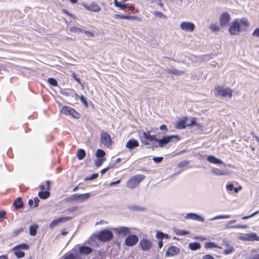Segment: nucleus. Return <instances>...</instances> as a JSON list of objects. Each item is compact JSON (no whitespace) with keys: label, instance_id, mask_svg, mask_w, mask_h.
I'll list each match as a JSON object with an SVG mask.
<instances>
[{"label":"nucleus","instance_id":"nucleus-1","mask_svg":"<svg viewBox=\"0 0 259 259\" xmlns=\"http://www.w3.org/2000/svg\"><path fill=\"white\" fill-rule=\"evenodd\" d=\"M153 128L151 131L143 132L142 136L140 137L141 142L145 145H150V142L152 143L153 147H163L165 145L171 142H176L180 140L178 136L171 135L164 136L162 139H158L156 138V135H151V132H153Z\"/></svg>","mask_w":259,"mask_h":259},{"label":"nucleus","instance_id":"nucleus-2","mask_svg":"<svg viewBox=\"0 0 259 259\" xmlns=\"http://www.w3.org/2000/svg\"><path fill=\"white\" fill-rule=\"evenodd\" d=\"M248 26L249 22L246 19H236L231 23L229 32L231 35H238L239 32L245 31Z\"/></svg>","mask_w":259,"mask_h":259},{"label":"nucleus","instance_id":"nucleus-3","mask_svg":"<svg viewBox=\"0 0 259 259\" xmlns=\"http://www.w3.org/2000/svg\"><path fill=\"white\" fill-rule=\"evenodd\" d=\"M91 193L84 194H74L68 197L66 201L69 202H74L77 203H82L87 200L91 196Z\"/></svg>","mask_w":259,"mask_h":259},{"label":"nucleus","instance_id":"nucleus-4","mask_svg":"<svg viewBox=\"0 0 259 259\" xmlns=\"http://www.w3.org/2000/svg\"><path fill=\"white\" fill-rule=\"evenodd\" d=\"M145 177L143 175H137L131 177L126 182V187L130 189H134L138 187Z\"/></svg>","mask_w":259,"mask_h":259},{"label":"nucleus","instance_id":"nucleus-5","mask_svg":"<svg viewBox=\"0 0 259 259\" xmlns=\"http://www.w3.org/2000/svg\"><path fill=\"white\" fill-rule=\"evenodd\" d=\"M233 91L228 88L218 86L213 90V93L215 96L231 98L232 96Z\"/></svg>","mask_w":259,"mask_h":259},{"label":"nucleus","instance_id":"nucleus-6","mask_svg":"<svg viewBox=\"0 0 259 259\" xmlns=\"http://www.w3.org/2000/svg\"><path fill=\"white\" fill-rule=\"evenodd\" d=\"M100 141L106 147H110L112 144L110 135L105 132H102L100 133Z\"/></svg>","mask_w":259,"mask_h":259},{"label":"nucleus","instance_id":"nucleus-7","mask_svg":"<svg viewBox=\"0 0 259 259\" xmlns=\"http://www.w3.org/2000/svg\"><path fill=\"white\" fill-rule=\"evenodd\" d=\"M61 113L66 115H71L74 118L79 117V114L72 108L68 106H64L61 109Z\"/></svg>","mask_w":259,"mask_h":259},{"label":"nucleus","instance_id":"nucleus-8","mask_svg":"<svg viewBox=\"0 0 259 259\" xmlns=\"http://www.w3.org/2000/svg\"><path fill=\"white\" fill-rule=\"evenodd\" d=\"M113 237V233L109 230H104L101 231L99 235L98 238L102 241H108Z\"/></svg>","mask_w":259,"mask_h":259},{"label":"nucleus","instance_id":"nucleus-9","mask_svg":"<svg viewBox=\"0 0 259 259\" xmlns=\"http://www.w3.org/2000/svg\"><path fill=\"white\" fill-rule=\"evenodd\" d=\"M82 6L87 10L93 12H99L101 10V7L96 2H92L90 5H87L86 4L83 3L82 4Z\"/></svg>","mask_w":259,"mask_h":259},{"label":"nucleus","instance_id":"nucleus-10","mask_svg":"<svg viewBox=\"0 0 259 259\" xmlns=\"http://www.w3.org/2000/svg\"><path fill=\"white\" fill-rule=\"evenodd\" d=\"M180 27L185 31L192 32L194 30L195 25L192 22L184 21L181 23Z\"/></svg>","mask_w":259,"mask_h":259},{"label":"nucleus","instance_id":"nucleus-11","mask_svg":"<svg viewBox=\"0 0 259 259\" xmlns=\"http://www.w3.org/2000/svg\"><path fill=\"white\" fill-rule=\"evenodd\" d=\"M138 237L135 235H128L125 238L124 243L126 246H133L138 241Z\"/></svg>","mask_w":259,"mask_h":259},{"label":"nucleus","instance_id":"nucleus-12","mask_svg":"<svg viewBox=\"0 0 259 259\" xmlns=\"http://www.w3.org/2000/svg\"><path fill=\"white\" fill-rule=\"evenodd\" d=\"M230 19V16L228 13H222L220 18V25L223 27L227 26Z\"/></svg>","mask_w":259,"mask_h":259},{"label":"nucleus","instance_id":"nucleus-13","mask_svg":"<svg viewBox=\"0 0 259 259\" xmlns=\"http://www.w3.org/2000/svg\"><path fill=\"white\" fill-rule=\"evenodd\" d=\"M142 249L145 251L149 250L152 247V242L147 239H143L140 240L139 243Z\"/></svg>","mask_w":259,"mask_h":259},{"label":"nucleus","instance_id":"nucleus-14","mask_svg":"<svg viewBox=\"0 0 259 259\" xmlns=\"http://www.w3.org/2000/svg\"><path fill=\"white\" fill-rule=\"evenodd\" d=\"M180 249L175 246H171L168 248L165 252V256L167 257L174 256L179 254Z\"/></svg>","mask_w":259,"mask_h":259},{"label":"nucleus","instance_id":"nucleus-15","mask_svg":"<svg viewBox=\"0 0 259 259\" xmlns=\"http://www.w3.org/2000/svg\"><path fill=\"white\" fill-rule=\"evenodd\" d=\"M113 230L117 234L122 235L123 236L128 235L131 233L130 229L126 227H119L114 228Z\"/></svg>","mask_w":259,"mask_h":259},{"label":"nucleus","instance_id":"nucleus-16","mask_svg":"<svg viewBox=\"0 0 259 259\" xmlns=\"http://www.w3.org/2000/svg\"><path fill=\"white\" fill-rule=\"evenodd\" d=\"M185 218L187 220H192L200 222H204V219L202 217L194 213H189L187 214Z\"/></svg>","mask_w":259,"mask_h":259},{"label":"nucleus","instance_id":"nucleus-17","mask_svg":"<svg viewBox=\"0 0 259 259\" xmlns=\"http://www.w3.org/2000/svg\"><path fill=\"white\" fill-rule=\"evenodd\" d=\"M78 248V252L82 255H88L92 253L93 250L91 248L86 246H77Z\"/></svg>","mask_w":259,"mask_h":259},{"label":"nucleus","instance_id":"nucleus-18","mask_svg":"<svg viewBox=\"0 0 259 259\" xmlns=\"http://www.w3.org/2000/svg\"><path fill=\"white\" fill-rule=\"evenodd\" d=\"M70 219L69 217H61L53 220L50 224V228L52 229L57 226L59 223L66 222Z\"/></svg>","mask_w":259,"mask_h":259},{"label":"nucleus","instance_id":"nucleus-19","mask_svg":"<svg viewBox=\"0 0 259 259\" xmlns=\"http://www.w3.org/2000/svg\"><path fill=\"white\" fill-rule=\"evenodd\" d=\"M223 245L226 247V249L224 250V253L226 255L231 254L235 251L234 248L230 245L228 241H223Z\"/></svg>","mask_w":259,"mask_h":259},{"label":"nucleus","instance_id":"nucleus-20","mask_svg":"<svg viewBox=\"0 0 259 259\" xmlns=\"http://www.w3.org/2000/svg\"><path fill=\"white\" fill-rule=\"evenodd\" d=\"M139 143L138 141L135 139H132L129 140L126 143L125 146L130 150H132L134 148L138 147Z\"/></svg>","mask_w":259,"mask_h":259},{"label":"nucleus","instance_id":"nucleus-21","mask_svg":"<svg viewBox=\"0 0 259 259\" xmlns=\"http://www.w3.org/2000/svg\"><path fill=\"white\" fill-rule=\"evenodd\" d=\"M242 239L247 241H258L259 237L255 233H251L246 234L244 236L242 237Z\"/></svg>","mask_w":259,"mask_h":259},{"label":"nucleus","instance_id":"nucleus-22","mask_svg":"<svg viewBox=\"0 0 259 259\" xmlns=\"http://www.w3.org/2000/svg\"><path fill=\"white\" fill-rule=\"evenodd\" d=\"M211 170V172L217 176H226L229 175V172L215 167H212Z\"/></svg>","mask_w":259,"mask_h":259},{"label":"nucleus","instance_id":"nucleus-23","mask_svg":"<svg viewBox=\"0 0 259 259\" xmlns=\"http://www.w3.org/2000/svg\"><path fill=\"white\" fill-rule=\"evenodd\" d=\"M207 160L211 163L215 164H223V162L222 160L217 158L212 155H209L207 157Z\"/></svg>","mask_w":259,"mask_h":259},{"label":"nucleus","instance_id":"nucleus-24","mask_svg":"<svg viewBox=\"0 0 259 259\" xmlns=\"http://www.w3.org/2000/svg\"><path fill=\"white\" fill-rule=\"evenodd\" d=\"M113 17L115 19H124L127 20H136L137 18V17L136 16H128L119 14H116L113 16Z\"/></svg>","mask_w":259,"mask_h":259},{"label":"nucleus","instance_id":"nucleus-25","mask_svg":"<svg viewBox=\"0 0 259 259\" xmlns=\"http://www.w3.org/2000/svg\"><path fill=\"white\" fill-rule=\"evenodd\" d=\"M79 256L78 253L73 254L72 253H67L63 256V259H79Z\"/></svg>","mask_w":259,"mask_h":259},{"label":"nucleus","instance_id":"nucleus-26","mask_svg":"<svg viewBox=\"0 0 259 259\" xmlns=\"http://www.w3.org/2000/svg\"><path fill=\"white\" fill-rule=\"evenodd\" d=\"M188 247L192 250H196L200 248L201 245L198 242H192L189 244Z\"/></svg>","mask_w":259,"mask_h":259},{"label":"nucleus","instance_id":"nucleus-27","mask_svg":"<svg viewBox=\"0 0 259 259\" xmlns=\"http://www.w3.org/2000/svg\"><path fill=\"white\" fill-rule=\"evenodd\" d=\"M13 205L17 209L20 208L23 206V202L22 199L20 197L17 198L14 202Z\"/></svg>","mask_w":259,"mask_h":259},{"label":"nucleus","instance_id":"nucleus-28","mask_svg":"<svg viewBox=\"0 0 259 259\" xmlns=\"http://www.w3.org/2000/svg\"><path fill=\"white\" fill-rule=\"evenodd\" d=\"M168 73L180 75L184 73L183 71H180L175 69H168L166 70Z\"/></svg>","mask_w":259,"mask_h":259},{"label":"nucleus","instance_id":"nucleus-29","mask_svg":"<svg viewBox=\"0 0 259 259\" xmlns=\"http://www.w3.org/2000/svg\"><path fill=\"white\" fill-rule=\"evenodd\" d=\"M86 155L85 151L82 149H78L76 152V155L79 160L83 159Z\"/></svg>","mask_w":259,"mask_h":259},{"label":"nucleus","instance_id":"nucleus-30","mask_svg":"<svg viewBox=\"0 0 259 259\" xmlns=\"http://www.w3.org/2000/svg\"><path fill=\"white\" fill-rule=\"evenodd\" d=\"M18 247H15L14 250L15 251V254L18 258H22L24 256L25 253L23 251H20L17 248Z\"/></svg>","mask_w":259,"mask_h":259},{"label":"nucleus","instance_id":"nucleus-31","mask_svg":"<svg viewBox=\"0 0 259 259\" xmlns=\"http://www.w3.org/2000/svg\"><path fill=\"white\" fill-rule=\"evenodd\" d=\"M50 195V192L48 191H40L38 193V195L41 199H47Z\"/></svg>","mask_w":259,"mask_h":259},{"label":"nucleus","instance_id":"nucleus-32","mask_svg":"<svg viewBox=\"0 0 259 259\" xmlns=\"http://www.w3.org/2000/svg\"><path fill=\"white\" fill-rule=\"evenodd\" d=\"M37 225H34L29 227V233L31 236H34L36 234Z\"/></svg>","mask_w":259,"mask_h":259},{"label":"nucleus","instance_id":"nucleus-33","mask_svg":"<svg viewBox=\"0 0 259 259\" xmlns=\"http://www.w3.org/2000/svg\"><path fill=\"white\" fill-rule=\"evenodd\" d=\"M130 208L132 210H136L138 211H144L146 210V208L144 207L137 205L131 206Z\"/></svg>","mask_w":259,"mask_h":259},{"label":"nucleus","instance_id":"nucleus-34","mask_svg":"<svg viewBox=\"0 0 259 259\" xmlns=\"http://www.w3.org/2000/svg\"><path fill=\"white\" fill-rule=\"evenodd\" d=\"M209 28L213 32H218L220 30V27L217 24H211Z\"/></svg>","mask_w":259,"mask_h":259},{"label":"nucleus","instance_id":"nucleus-35","mask_svg":"<svg viewBox=\"0 0 259 259\" xmlns=\"http://www.w3.org/2000/svg\"><path fill=\"white\" fill-rule=\"evenodd\" d=\"M185 127V121L184 120L179 121L176 124V127L178 129L184 128Z\"/></svg>","mask_w":259,"mask_h":259},{"label":"nucleus","instance_id":"nucleus-36","mask_svg":"<svg viewBox=\"0 0 259 259\" xmlns=\"http://www.w3.org/2000/svg\"><path fill=\"white\" fill-rule=\"evenodd\" d=\"M231 217L230 215H219L209 219L210 221H214L221 219H228Z\"/></svg>","mask_w":259,"mask_h":259},{"label":"nucleus","instance_id":"nucleus-37","mask_svg":"<svg viewBox=\"0 0 259 259\" xmlns=\"http://www.w3.org/2000/svg\"><path fill=\"white\" fill-rule=\"evenodd\" d=\"M205 247L206 248H213V247H214V248H221L220 247H219L217 244H215L213 242H206L205 244V245H204Z\"/></svg>","mask_w":259,"mask_h":259},{"label":"nucleus","instance_id":"nucleus-38","mask_svg":"<svg viewBox=\"0 0 259 259\" xmlns=\"http://www.w3.org/2000/svg\"><path fill=\"white\" fill-rule=\"evenodd\" d=\"M106 153L102 149H98L96 151V156L97 157L102 158L105 155Z\"/></svg>","mask_w":259,"mask_h":259},{"label":"nucleus","instance_id":"nucleus-39","mask_svg":"<svg viewBox=\"0 0 259 259\" xmlns=\"http://www.w3.org/2000/svg\"><path fill=\"white\" fill-rule=\"evenodd\" d=\"M105 158H97L95 161V164L97 167H99L101 166L103 162L105 161Z\"/></svg>","mask_w":259,"mask_h":259},{"label":"nucleus","instance_id":"nucleus-40","mask_svg":"<svg viewBox=\"0 0 259 259\" xmlns=\"http://www.w3.org/2000/svg\"><path fill=\"white\" fill-rule=\"evenodd\" d=\"M226 228H234V229H237V228H242V229H246L248 228V226L246 225H234L232 226H227Z\"/></svg>","mask_w":259,"mask_h":259},{"label":"nucleus","instance_id":"nucleus-41","mask_svg":"<svg viewBox=\"0 0 259 259\" xmlns=\"http://www.w3.org/2000/svg\"><path fill=\"white\" fill-rule=\"evenodd\" d=\"M177 235L184 236L189 234V232L183 230L178 229L175 231Z\"/></svg>","mask_w":259,"mask_h":259},{"label":"nucleus","instance_id":"nucleus-42","mask_svg":"<svg viewBox=\"0 0 259 259\" xmlns=\"http://www.w3.org/2000/svg\"><path fill=\"white\" fill-rule=\"evenodd\" d=\"M48 82L49 84L53 87H56L58 85L57 81L56 80V79L53 78H49L48 79Z\"/></svg>","mask_w":259,"mask_h":259},{"label":"nucleus","instance_id":"nucleus-43","mask_svg":"<svg viewBox=\"0 0 259 259\" xmlns=\"http://www.w3.org/2000/svg\"><path fill=\"white\" fill-rule=\"evenodd\" d=\"M69 30L71 32L78 33L79 32H82L83 31V29L79 28L77 27H72L70 28Z\"/></svg>","mask_w":259,"mask_h":259},{"label":"nucleus","instance_id":"nucleus-44","mask_svg":"<svg viewBox=\"0 0 259 259\" xmlns=\"http://www.w3.org/2000/svg\"><path fill=\"white\" fill-rule=\"evenodd\" d=\"M189 164V162L186 160L182 161L178 164V167H186Z\"/></svg>","mask_w":259,"mask_h":259},{"label":"nucleus","instance_id":"nucleus-45","mask_svg":"<svg viewBox=\"0 0 259 259\" xmlns=\"http://www.w3.org/2000/svg\"><path fill=\"white\" fill-rule=\"evenodd\" d=\"M82 32H83L87 37H93L94 36V33L90 31H88L85 30L83 29V31Z\"/></svg>","mask_w":259,"mask_h":259},{"label":"nucleus","instance_id":"nucleus-46","mask_svg":"<svg viewBox=\"0 0 259 259\" xmlns=\"http://www.w3.org/2000/svg\"><path fill=\"white\" fill-rule=\"evenodd\" d=\"M98 174H93L91 176L85 178L84 180L85 181H87L94 180V179H96L98 177Z\"/></svg>","mask_w":259,"mask_h":259},{"label":"nucleus","instance_id":"nucleus-47","mask_svg":"<svg viewBox=\"0 0 259 259\" xmlns=\"http://www.w3.org/2000/svg\"><path fill=\"white\" fill-rule=\"evenodd\" d=\"M163 236V233L160 231H157L156 234V238L158 239H160L162 240L163 239H164Z\"/></svg>","mask_w":259,"mask_h":259},{"label":"nucleus","instance_id":"nucleus-48","mask_svg":"<svg viewBox=\"0 0 259 259\" xmlns=\"http://www.w3.org/2000/svg\"><path fill=\"white\" fill-rule=\"evenodd\" d=\"M153 14L155 16L159 17V18H163L165 17L163 14L159 11H155L153 12Z\"/></svg>","mask_w":259,"mask_h":259},{"label":"nucleus","instance_id":"nucleus-49","mask_svg":"<svg viewBox=\"0 0 259 259\" xmlns=\"http://www.w3.org/2000/svg\"><path fill=\"white\" fill-rule=\"evenodd\" d=\"M116 7L119 8L121 10H125L126 8H127V5L121 2H119V4H118Z\"/></svg>","mask_w":259,"mask_h":259},{"label":"nucleus","instance_id":"nucleus-50","mask_svg":"<svg viewBox=\"0 0 259 259\" xmlns=\"http://www.w3.org/2000/svg\"><path fill=\"white\" fill-rule=\"evenodd\" d=\"M163 158L162 157H154L153 158V160L155 162L159 163L162 161Z\"/></svg>","mask_w":259,"mask_h":259},{"label":"nucleus","instance_id":"nucleus-51","mask_svg":"<svg viewBox=\"0 0 259 259\" xmlns=\"http://www.w3.org/2000/svg\"><path fill=\"white\" fill-rule=\"evenodd\" d=\"M16 247H18V249L22 248L23 249H28L29 248V246L27 244H22L17 246Z\"/></svg>","mask_w":259,"mask_h":259},{"label":"nucleus","instance_id":"nucleus-52","mask_svg":"<svg viewBox=\"0 0 259 259\" xmlns=\"http://www.w3.org/2000/svg\"><path fill=\"white\" fill-rule=\"evenodd\" d=\"M81 102L86 107H88V104L85 98L83 96L79 97Z\"/></svg>","mask_w":259,"mask_h":259},{"label":"nucleus","instance_id":"nucleus-53","mask_svg":"<svg viewBox=\"0 0 259 259\" xmlns=\"http://www.w3.org/2000/svg\"><path fill=\"white\" fill-rule=\"evenodd\" d=\"M252 35L253 36L259 37V28L255 29L253 31Z\"/></svg>","mask_w":259,"mask_h":259},{"label":"nucleus","instance_id":"nucleus-54","mask_svg":"<svg viewBox=\"0 0 259 259\" xmlns=\"http://www.w3.org/2000/svg\"><path fill=\"white\" fill-rule=\"evenodd\" d=\"M226 188L229 191H232L233 190H234L235 187L232 184H229L227 185Z\"/></svg>","mask_w":259,"mask_h":259},{"label":"nucleus","instance_id":"nucleus-55","mask_svg":"<svg viewBox=\"0 0 259 259\" xmlns=\"http://www.w3.org/2000/svg\"><path fill=\"white\" fill-rule=\"evenodd\" d=\"M33 202H34V207H37L39 205V199L37 197L34 198Z\"/></svg>","mask_w":259,"mask_h":259},{"label":"nucleus","instance_id":"nucleus-56","mask_svg":"<svg viewBox=\"0 0 259 259\" xmlns=\"http://www.w3.org/2000/svg\"><path fill=\"white\" fill-rule=\"evenodd\" d=\"M23 229L22 228H19L14 231V233L15 235H18L23 231Z\"/></svg>","mask_w":259,"mask_h":259},{"label":"nucleus","instance_id":"nucleus-57","mask_svg":"<svg viewBox=\"0 0 259 259\" xmlns=\"http://www.w3.org/2000/svg\"><path fill=\"white\" fill-rule=\"evenodd\" d=\"M196 124V122L195 121V118L194 117H192L191 118V123L188 124V126H192Z\"/></svg>","mask_w":259,"mask_h":259},{"label":"nucleus","instance_id":"nucleus-58","mask_svg":"<svg viewBox=\"0 0 259 259\" xmlns=\"http://www.w3.org/2000/svg\"><path fill=\"white\" fill-rule=\"evenodd\" d=\"M202 259H214V258L210 254H206L203 256Z\"/></svg>","mask_w":259,"mask_h":259},{"label":"nucleus","instance_id":"nucleus-59","mask_svg":"<svg viewBox=\"0 0 259 259\" xmlns=\"http://www.w3.org/2000/svg\"><path fill=\"white\" fill-rule=\"evenodd\" d=\"M159 128L161 130V131H165V133H166L167 131V127L164 124H163V125H161Z\"/></svg>","mask_w":259,"mask_h":259},{"label":"nucleus","instance_id":"nucleus-60","mask_svg":"<svg viewBox=\"0 0 259 259\" xmlns=\"http://www.w3.org/2000/svg\"><path fill=\"white\" fill-rule=\"evenodd\" d=\"M249 259H259V254H252Z\"/></svg>","mask_w":259,"mask_h":259},{"label":"nucleus","instance_id":"nucleus-61","mask_svg":"<svg viewBox=\"0 0 259 259\" xmlns=\"http://www.w3.org/2000/svg\"><path fill=\"white\" fill-rule=\"evenodd\" d=\"M242 189V186H240L238 187H235L234 191L235 193H238L239 190H241Z\"/></svg>","mask_w":259,"mask_h":259},{"label":"nucleus","instance_id":"nucleus-62","mask_svg":"<svg viewBox=\"0 0 259 259\" xmlns=\"http://www.w3.org/2000/svg\"><path fill=\"white\" fill-rule=\"evenodd\" d=\"M111 167L110 166H108L106 168H105L104 169H103L101 171V173L102 175H103L104 174H105L106 171H108V170Z\"/></svg>","mask_w":259,"mask_h":259},{"label":"nucleus","instance_id":"nucleus-63","mask_svg":"<svg viewBox=\"0 0 259 259\" xmlns=\"http://www.w3.org/2000/svg\"><path fill=\"white\" fill-rule=\"evenodd\" d=\"M46 184L47 186V190H49L50 189L51 182L49 180L46 181Z\"/></svg>","mask_w":259,"mask_h":259},{"label":"nucleus","instance_id":"nucleus-64","mask_svg":"<svg viewBox=\"0 0 259 259\" xmlns=\"http://www.w3.org/2000/svg\"><path fill=\"white\" fill-rule=\"evenodd\" d=\"M6 215V212L2 211L0 212V218H4Z\"/></svg>","mask_w":259,"mask_h":259}]
</instances>
